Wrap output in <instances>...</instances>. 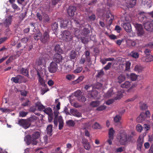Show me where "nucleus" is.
Instances as JSON below:
<instances>
[{"mask_svg": "<svg viewBox=\"0 0 153 153\" xmlns=\"http://www.w3.org/2000/svg\"><path fill=\"white\" fill-rule=\"evenodd\" d=\"M135 135L134 132L133 131L128 135L126 132L120 131L118 134L117 139L121 145H126L127 142H132L135 141Z\"/></svg>", "mask_w": 153, "mask_h": 153, "instance_id": "nucleus-1", "label": "nucleus"}, {"mask_svg": "<svg viewBox=\"0 0 153 153\" xmlns=\"http://www.w3.org/2000/svg\"><path fill=\"white\" fill-rule=\"evenodd\" d=\"M138 19L140 22L142 23L143 25L153 21V19L148 16L146 13L144 12H141L140 13Z\"/></svg>", "mask_w": 153, "mask_h": 153, "instance_id": "nucleus-2", "label": "nucleus"}, {"mask_svg": "<svg viewBox=\"0 0 153 153\" xmlns=\"http://www.w3.org/2000/svg\"><path fill=\"white\" fill-rule=\"evenodd\" d=\"M62 39L65 42H68L72 40L73 36L70 32L65 30L62 33Z\"/></svg>", "mask_w": 153, "mask_h": 153, "instance_id": "nucleus-3", "label": "nucleus"}, {"mask_svg": "<svg viewBox=\"0 0 153 153\" xmlns=\"http://www.w3.org/2000/svg\"><path fill=\"white\" fill-rule=\"evenodd\" d=\"M50 39V37L49 33L47 31H45L41 34L40 37V40L41 42L45 44L49 42Z\"/></svg>", "mask_w": 153, "mask_h": 153, "instance_id": "nucleus-4", "label": "nucleus"}, {"mask_svg": "<svg viewBox=\"0 0 153 153\" xmlns=\"http://www.w3.org/2000/svg\"><path fill=\"white\" fill-rule=\"evenodd\" d=\"M18 124L25 129H27L30 127V123L27 119H20L18 121Z\"/></svg>", "mask_w": 153, "mask_h": 153, "instance_id": "nucleus-5", "label": "nucleus"}, {"mask_svg": "<svg viewBox=\"0 0 153 153\" xmlns=\"http://www.w3.org/2000/svg\"><path fill=\"white\" fill-rule=\"evenodd\" d=\"M117 97H116L114 99H111L107 100L106 104L108 105L112 104L114 101V100H117L120 99L122 97V94L121 91H118L116 94Z\"/></svg>", "mask_w": 153, "mask_h": 153, "instance_id": "nucleus-6", "label": "nucleus"}, {"mask_svg": "<svg viewBox=\"0 0 153 153\" xmlns=\"http://www.w3.org/2000/svg\"><path fill=\"white\" fill-rule=\"evenodd\" d=\"M135 27L137 30V34L138 36H142L144 33V30L143 26L141 24H135Z\"/></svg>", "mask_w": 153, "mask_h": 153, "instance_id": "nucleus-7", "label": "nucleus"}, {"mask_svg": "<svg viewBox=\"0 0 153 153\" xmlns=\"http://www.w3.org/2000/svg\"><path fill=\"white\" fill-rule=\"evenodd\" d=\"M49 71L51 73H55L58 69L57 64L54 62H52L48 68Z\"/></svg>", "mask_w": 153, "mask_h": 153, "instance_id": "nucleus-8", "label": "nucleus"}, {"mask_svg": "<svg viewBox=\"0 0 153 153\" xmlns=\"http://www.w3.org/2000/svg\"><path fill=\"white\" fill-rule=\"evenodd\" d=\"M24 77L21 75H17L15 77L11 78V80L15 83H20Z\"/></svg>", "mask_w": 153, "mask_h": 153, "instance_id": "nucleus-9", "label": "nucleus"}, {"mask_svg": "<svg viewBox=\"0 0 153 153\" xmlns=\"http://www.w3.org/2000/svg\"><path fill=\"white\" fill-rule=\"evenodd\" d=\"M70 115H72L77 117H81L82 114L75 109H71L70 111Z\"/></svg>", "mask_w": 153, "mask_h": 153, "instance_id": "nucleus-10", "label": "nucleus"}, {"mask_svg": "<svg viewBox=\"0 0 153 153\" xmlns=\"http://www.w3.org/2000/svg\"><path fill=\"white\" fill-rule=\"evenodd\" d=\"M62 59V55L58 53H56L55 54L53 58V62H55L56 63H58L60 62Z\"/></svg>", "mask_w": 153, "mask_h": 153, "instance_id": "nucleus-11", "label": "nucleus"}, {"mask_svg": "<svg viewBox=\"0 0 153 153\" xmlns=\"http://www.w3.org/2000/svg\"><path fill=\"white\" fill-rule=\"evenodd\" d=\"M76 9V7H75L72 6H70L67 10L69 16H72L74 15Z\"/></svg>", "mask_w": 153, "mask_h": 153, "instance_id": "nucleus-12", "label": "nucleus"}, {"mask_svg": "<svg viewBox=\"0 0 153 153\" xmlns=\"http://www.w3.org/2000/svg\"><path fill=\"white\" fill-rule=\"evenodd\" d=\"M122 26L126 32H130L131 31V27L130 23L128 22L123 23Z\"/></svg>", "mask_w": 153, "mask_h": 153, "instance_id": "nucleus-13", "label": "nucleus"}, {"mask_svg": "<svg viewBox=\"0 0 153 153\" xmlns=\"http://www.w3.org/2000/svg\"><path fill=\"white\" fill-rule=\"evenodd\" d=\"M26 142L27 144H31L33 145H36L38 143L36 141L33 140L30 135H28L26 137Z\"/></svg>", "mask_w": 153, "mask_h": 153, "instance_id": "nucleus-14", "label": "nucleus"}, {"mask_svg": "<svg viewBox=\"0 0 153 153\" xmlns=\"http://www.w3.org/2000/svg\"><path fill=\"white\" fill-rule=\"evenodd\" d=\"M37 75L39 82L40 85L43 86H46L47 85L45 83V80L43 79V76L40 75V73L38 71H37Z\"/></svg>", "mask_w": 153, "mask_h": 153, "instance_id": "nucleus-15", "label": "nucleus"}, {"mask_svg": "<svg viewBox=\"0 0 153 153\" xmlns=\"http://www.w3.org/2000/svg\"><path fill=\"white\" fill-rule=\"evenodd\" d=\"M82 143L85 149L89 150L91 148V146L87 139H83L82 140Z\"/></svg>", "mask_w": 153, "mask_h": 153, "instance_id": "nucleus-16", "label": "nucleus"}, {"mask_svg": "<svg viewBox=\"0 0 153 153\" xmlns=\"http://www.w3.org/2000/svg\"><path fill=\"white\" fill-rule=\"evenodd\" d=\"M151 22H149L143 25L145 29L147 31L152 32L153 30V25Z\"/></svg>", "mask_w": 153, "mask_h": 153, "instance_id": "nucleus-17", "label": "nucleus"}, {"mask_svg": "<svg viewBox=\"0 0 153 153\" xmlns=\"http://www.w3.org/2000/svg\"><path fill=\"white\" fill-rule=\"evenodd\" d=\"M143 142V140L140 137H139L137 142V149L139 151H141L142 146Z\"/></svg>", "mask_w": 153, "mask_h": 153, "instance_id": "nucleus-18", "label": "nucleus"}, {"mask_svg": "<svg viewBox=\"0 0 153 153\" xmlns=\"http://www.w3.org/2000/svg\"><path fill=\"white\" fill-rule=\"evenodd\" d=\"M146 119L145 113L143 112L141 113L140 115L137 118L136 120L138 123H141L145 120Z\"/></svg>", "mask_w": 153, "mask_h": 153, "instance_id": "nucleus-19", "label": "nucleus"}, {"mask_svg": "<svg viewBox=\"0 0 153 153\" xmlns=\"http://www.w3.org/2000/svg\"><path fill=\"white\" fill-rule=\"evenodd\" d=\"M12 20V18L11 16H10L6 18L3 22V24L6 27H9L11 23Z\"/></svg>", "mask_w": 153, "mask_h": 153, "instance_id": "nucleus-20", "label": "nucleus"}, {"mask_svg": "<svg viewBox=\"0 0 153 153\" xmlns=\"http://www.w3.org/2000/svg\"><path fill=\"white\" fill-rule=\"evenodd\" d=\"M35 107L37 108L38 111H42L45 108V106L43 105L40 102L38 101L35 104Z\"/></svg>", "mask_w": 153, "mask_h": 153, "instance_id": "nucleus-21", "label": "nucleus"}, {"mask_svg": "<svg viewBox=\"0 0 153 153\" xmlns=\"http://www.w3.org/2000/svg\"><path fill=\"white\" fill-rule=\"evenodd\" d=\"M20 71L21 74L27 76L28 78L29 77V75L28 74V70L27 69L22 68L20 69Z\"/></svg>", "mask_w": 153, "mask_h": 153, "instance_id": "nucleus-22", "label": "nucleus"}, {"mask_svg": "<svg viewBox=\"0 0 153 153\" xmlns=\"http://www.w3.org/2000/svg\"><path fill=\"white\" fill-rule=\"evenodd\" d=\"M47 133L50 136H51L52 134L53 125L50 124L48 125L46 129Z\"/></svg>", "mask_w": 153, "mask_h": 153, "instance_id": "nucleus-23", "label": "nucleus"}, {"mask_svg": "<svg viewBox=\"0 0 153 153\" xmlns=\"http://www.w3.org/2000/svg\"><path fill=\"white\" fill-rule=\"evenodd\" d=\"M69 22L68 20H65L64 21H61L60 22L61 28L63 27L65 28V27L68 26Z\"/></svg>", "mask_w": 153, "mask_h": 153, "instance_id": "nucleus-24", "label": "nucleus"}, {"mask_svg": "<svg viewBox=\"0 0 153 153\" xmlns=\"http://www.w3.org/2000/svg\"><path fill=\"white\" fill-rule=\"evenodd\" d=\"M57 121L59 123V130H61L62 129L64 125L63 120L62 117L61 116L59 117Z\"/></svg>", "mask_w": 153, "mask_h": 153, "instance_id": "nucleus-25", "label": "nucleus"}, {"mask_svg": "<svg viewBox=\"0 0 153 153\" xmlns=\"http://www.w3.org/2000/svg\"><path fill=\"white\" fill-rule=\"evenodd\" d=\"M106 18L108 19L110 18V19L109 20L108 22V24L109 25H110L113 21L114 19V16L110 12L108 13L106 15Z\"/></svg>", "mask_w": 153, "mask_h": 153, "instance_id": "nucleus-26", "label": "nucleus"}, {"mask_svg": "<svg viewBox=\"0 0 153 153\" xmlns=\"http://www.w3.org/2000/svg\"><path fill=\"white\" fill-rule=\"evenodd\" d=\"M151 1L150 0H142V4L146 7H150L151 6Z\"/></svg>", "mask_w": 153, "mask_h": 153, "instance_id": "nucleus-27", "label": "nucleus"}, {"mask_svg": "<svg viewBox=\"0 0 153 153\" xmlns=\"http://www.w3.org/2000/svg\"><path fill=\"white\" fill-rule=\"evenodd\" d=\"M144 67L140 64H138L136 65L134 68V70L135 71L139 73L141 72Z\"/></svg>", "mask_w": 153, "mask_h": 153, "instance_id": "nucleus-28", "label": "nucleus"}, {"mask_svg": "<svg viewBox=\"0 0 153 153\" xmlns=\"http://www.w3.org/2000/svg\"><path fill=\"white\" fill-rule=\"evenodd\" d=\"M84 77L83 76H79L76 80L72 81V83L74 85H75L79 83V82L82 81Z\"/></svg>", "mask_w": 153, "mask_h": 153, "instance_id": "nucleus-29", "label": "nucleus"}, {"mask_svg": "<svg viewBox=\"0 0 153 153\" xmlns=\"http://www.w3.org/2000/svg\"><path fill=\"white\" fill-rule=\"evenodd\" d=\"M115 131L112 128H110L108 131L109 138L111 139H114V134Z\"/></svg>", "mask_w": 153, "mask_h": 153, "instance_id": "nucleus-30", "label": "nucleus"}, {"mask_svg": "<svg viewBox=\"0 0 153 153\" xmlns=\"http://www.w3.org/2000/svg\"><path fill=\"white\" fill-rule=\"evenodd\" d=\"M100 104V101L96 100L91 102L90 104V105L92 107H96L98 106Z\"/></svg>", "mask_w": 153, "mask_h": 153, "instance_id": "nucleus-31", "label": "nucleus"}, {"mask_svg": "<svg viewBox=\"0 0 153 153\" xmlns=\"http://www.w3.org/2000/svg\"><path fill=\"white\" fill-rule=\"evenodd\" d=\"M43 17L42 19L43 21L44 22H48L50 21V19L47 14L45 13H43Z\"/></svg>", "mask_w": 153, "mask_h": 153, "instance_id": "nucleus-32", "label": "nucleus"}, {"mask_svg": "<svg viewBox=\"0 0 153 153\" xmlns=\"http://www.w3.org/2000/svg\"><path fill=\"white\" fill-rule=\"evenodd\" d=\"M114 95V93L112 88L110 89L105 94V97H110Z\"/></svg>", "mask_w": 153, "mask_h": 153, "instance_id": "nucleus-33", "label": "nucleus"}, {"mask_svg": "<svg viewBox=\"0 0 153 153\" xmlns=\"http://www.w3.org/2000/svg\"><path fill=\"white\" fill-rule=\"evenodd\" d=\"M89 95L92 99L96 98L97 96L98 92L96 91H93L89 93Z\"/></svg>", "mask_w": 153, "mask_h": 153, "instance_id": "nucleus-34", "label": "nucleus"}, {"mask_svg": "<svg viewBox=\"0 0 153 153\" xmlns=\"http://www.w3.org/2000/svg\"><path fill=\"white\" fill-rule=\"evenodd\" d=\"M67 125L69 127H74L75 123L72 120H70L67 121L66 122Z\"/></svg>", "mask_w": 153, "mask_h": 153, "instance_id": "nucleus-35", "label": "nucleus"}, {"mask_svg": "<svg viewBox=\"0 0 153 153\" xmlns=\"http://www.w3.org/2000/svg\"><path fill=\"white\" fill-rule=\"evenodd\" d=\"M40 135V133L38 131H36L34 132L32 135V138L33 140L36 141V139L39 137Z\"/></svg>", "mask_w": 153, "mask_h": 153, "instance_id": "nucleus-36", "label": "nucleus"}, {"mask_svg": "<svg viewBox=\"0 0 153 153\" xmlns=\"http://www.w3.org/2000/svg\"><path fill=\"white\" fill-rule=\"evenodd\" d=\"M77 56L76 52L74 50L72 51L70 53V58L71 59H74L76 58Z\"/></svg>", "mask_w": 153, "mask_h": 153, "instance_id": "nucleus-37", "label": "nucleus"}, {"mask_svg": "<svg viewBox=\"0 0 153 153\" xmlns=\"http://www.w3.org/2000/svg\"><path fill=\"white\" fill-rule=\"evenodd\" d=\"M43 111L45 113L48 115H49L53 113L52 109L49 107L46 108H45L43 110Z\"/></svg>", "mask_w": 153, "mask_h": 153, "instance_id": "nucleus-38", "label": "nucleus"}, {"mask_svg": "<svg viewBox=\"0 0 153 153\" xmlns=\"http://www.w3.org/2000/svg\"><path fill=\"white\" fill-rule=\"evenodd\" d=\"M55 51L56 53H62L63 52L62 49L60 48V46L59 45H56L54 48Z\"/></svg>", "mask_w": 153, "mask_h": 153, "instance_id": "nucleus-39", "label": "nucleus"}, {"mask_svg": "<svg viewBox=\"0 0 153 153\" xmlns=\"http://www.w3.org/2000/svg\"><path fill=\"white\" fill-rule=\"evenodd\" d=\"M27 121L30 123V126L31 125V123L34 122H35L37 120V117L35 116H32L30 117L28 119H27Z\"/></svg>", "mask_w": 153, "mask_h": 153, "instance_id": "nucleus-40", "label": "nucleus"}, {"mask_svg": "<svg viewBox=\"0 0 153 153\" xmlns=\"http://www.w3.org/2000/svg\"><path fill=\"white\" fill-rule=\"evenodd\" d=\"M42 33L40 31H39L37 32L36 33L34 34V39L35 40L38 41L39 39H40V37L41 36Z\"/></svg>", "mask_w": 153, "mask_h": 153, "instance_id": "nucleus-41", "label": "nucleus"}, {"mask_svg": "<svg viewBox=\"0 0 153 153\" xmlns=\"http://www.w3.org/2000/svg\"><path fill=\"white\" fill-rule=\"evenodd\" d=\"M131 85V83L129 81H126L124 83L121 85V87L122 88H128Z\"/></svg>", "mask_w": 153, "mask_h": 153, "instance_id": "nucleus-42", "label": "nucleus"}, {"mask_svg": "<svg viewBox=\"0 0 153 153\" xmlns=\"http://www.w3.org/2000/svg\"><path fill=\"white\" fill-rule=\"evenodd\" d=\"M59 114V112L56 111L54 112V123L56 126H57L58 124V122L57 120L58 116Z\"/></svg>", "mask_w": 153, "mask_h": 153, "instance_id": "nucleus-43", "label": "nucleus"}, {"mask_svg": "<svg viewBox=\"0 0 153 153\" xmlns=\"http://www.w3.org/2000/svg\"><path fill=\"white\" fill-rule=\"evenodd\" d=\"M90 32V30L89 29L87 28H83L82 33L83 35L87 36V35Z\"/></svg>", "mask_w": 153, "mask_h": 153, "instance_id": "nucleus-44", "label": "nucleus"}, {"mask_svg": "<svg viewBox=\"0 0 153 153\" xmlns=\"http://www.w3.org/2000/svg\"><path fill=\"white\" fill-rule=\"evenodd\" d=\"M102 86V85L100 83L97 82L92 87V88H94L96 89L101 88Z\"/></svg>", "mask_w": 153, "mask_h": 153, "instance_id": "nucleus-45", "label": "nucleus"}, {"mask_svg": "<svg viewBox=\"0 0 153 153\" xmlns=\"http://www.w3.org/2000/svg\"><path fill=\"white\" fill-rule=\"evenodd\" d=\"M43 88L41 89V94L44 95L46 92L49 90V89L48 88L47 85L46 86H44Z\"/></svg>", "mask_w": 153, "mask_h": 153, "instance_id": "nucleus-46", "label": "nucleus"}, {"mask_svg": "<svg viewBox=\"0 0 153 153\" xmlns=\"http://www.w3.org/2000/svg\"><path fill=\"white\" fill-rule=\"evenodd\" d=\"M136 0H129L128 3L129 7H133L136 4Z\"/></svg>", "mask_w": 153, "mask_h": 153, "instance_id": "nucleus-47", "label": "nucleus"}, {"mask_svg": "<svg viewBox=\"0 0 153 153\" xmlns=\"http://www.w3.org/2000/svg\"><path fill=\"white\" fill-rule=\"evenodd\" d=\"M130 54L133 58H137L139 56V53L137 52L134 51L131 52Z\"/></svg>", "mask_w": 153, "mask_h": 153, "instance_id": "nucleus-48", "label": "nucleus"}, {"mask_svg": "<svg viewBox=\"0 0 153 153\" xmlns=\"http://www.w3.org/2000/svg\"><path fill=\"white\" fill-rule=\"evenodd\" d=\"M93 127L94 129H101V127L100 125L98 123L96 122L93 126Z\"/></svg>", "mask_w": 153, "mask_h": 153, "instance_id": "nucleus-49", "label": "nucleus"}, {"mask_svg": "<svg viewBox=\"0 0 153 153\" xmlns=\"http://www.w3.org/2000/svg\"><path fill=\"white\" fill-rule=\"evenodd\" d=\"M52 29L53 30H57L58 28V22H55L53 23L52 25Z\"/></svg>", "mask_w": 153, "mask_h": 153, "instance_id": "nucleus-50", "label": "nucleus"}, {"mask_svg": "<svg viewBox=\"0 0 153 153\" xmlns=\"http://www.w3.org/2000/svg\"><path fill=\"white\" fill-rule=\"evenodd\" d=\"M118 82L119 83H120L123 81L125 80V77L124 76L121 75L118 77Z\"/></svg>", "mask_w": 153, "mask_h": 153, "instance_id": "nucleus-51", "label": "nucleus"}, {"mask_svg": "<svg viewBox=\"0 0 153 153\" xmlns=\"http://www.w3.org/2000/svg\"><path fill=\"white\" fill-rule=\"evenodd\" d=\"M130 77L131 80L132 81H135L137 79V76L135 74L131 73V74Z\"/></svg>", "mask_w": 153, "mask_h": 153, "instance_id": "nucleus-52", "label": "nucleus"}, {"mask_svg": "<svg viewBox=\"0 0 153 153\" xmlns=\"http://www.w3.org/2000/svg\"><path fill=\"white\" fill-rule=\"evenodd\" d=\"M104 72L103 71V69L98 71V73L97 75V77L100 78L102 77L104 75Z\"/></svg>", "mask_w": 153, "mask_h": 153, "instance_id": "nucleus-53", "label": "nucleus"}, {"mask_svg": "<svg viewBox=\"0 0 153 153\" xmlns=\"http://www.w3.org/2000/svg\"><path fill=\"white\" fill-rule=\"evenodd\" d=\"M121 119V117L120 115H116L114 118V121L115 123H118L119 122Z\"/></svg>", "mask_w": 153, "mask_h": 153, "instance_id": "nucleus-54", "label": "nucleus"}, {"mask_svg": "<svg viewBox=\"0 0 153 153\" xmlns=\"http://www.w3.org/2000/svg\"><path fill=\"white\" fill-rule=\"evenodd\" d=\"M148 106L145 103H143L141 104L140 105V108L142 110H144L148 108Z\"/></svg>", "mask_w": 153, "mask_h": 153, "instance_id": "nucleus-55", "label": "nucleus"}, {"mask_svg": "<svg viewBox=\"0 0 153 153\" xmlns=\"http://www.w3.org/2000/svg\"><path fill=\"white\" fill-rule=\"evenodd\" d=\"M75 78L74 76L73 75L68 74L66 76V79L69 80L74 79Z\"/></svg>", "mask_w": 153, "mask_h": 153, "instance_id": "nucleus-56", "label": "nucleus"}, {"mask_svg": "<svg viewBox=\"0 0 153 153\" xmlns=\"http://www.w3.org/2000/svg\"><path fill=\"white\" fill-rule=\"evenodd\" d=\"M73 33L75 36H77L78 34H79L80 31L79 29L77 28H74L73 30Z\"/></svg>", "mask_w": 153, "mask_h": 153, "instance_id": "nucleus-57", "label": "nucleus"}, {"mask_svg": "<svg viewBox=\"0 0 153 153\" xmlns=\"http://www.w3.org/2000/svg\"><path fill=\"white\" fill-rule=\"evenodd\" d=\"M27 112H25L23 111H21L19 113V116L20 117H25L27 114Z\"/></svg>", "mask_w": 153, "mask_h": 153, "instance_id": "nucleus-58", "label": "nucleus"}, {"mask_svg": "<svg viewBox=\"0 0 153 153\" xmlns=\"http://www.w3.org/2000/svg\"><path fill=\"white\" fill-rule=\"evenodd\" d=\"M80 40L82 43L84 44L87 43L88 41L87 38L84 37H81L80 38Z\"/></svg>", "mask_w": 153, "mask_h": 153, "instance_id": "nucleus-59", "label": "nucleus"}, {"mask_svg": "<svg viewBox=\"0 0 153 153\" xmlns=\"http://www.w3.org/2000/svg\"><path fill=\"white\" fill-rule=\"evenodd\" d=\"M131 65V62L129 61L127 62L126 63V70L128 71L130 69Z\"/></svg>", "mask_w": 153, "mask_h": 153, "instance_id": "nucleus-60", "label": "nucleus"}, {"mask_svg": "<svg viewBox=\"0 0 153 153\" xmlns=\"http://www.w3.org/2000/svg\"><path fill=\"white\" fill-rule=\"evenodd\" d=\"M60 1V0H51V5L54 7Z\"/></svg>", "mask_w": 153, "mask_h": 153, "instance_id": "nucleus-61", "label": "nucleus"}, {"mask_svg": "<svg viewBox=\"0 0 153 153\" xmlns=\"http://www.w3.org/2000/svg\"><path fill=\"white\" fill-rule=\"evenodd\" d=\"M136 129L137 131L141 132L143 129V127L140 124H138L136 126Z\"/></svg>", "mask_w": 153, "mask_h": 153, "instance_id": "nucleus-62", "label": "nucleus"}, {"mask_svg": "<svg viewBox=\"0 0 153 153\" xmlns=\"http://www.w3.org/2000/svg\"><path fill=\"white\" fill-rule=\"evenodd\" d=\"M82 70V67H79L76 68V69L74 71V72L75 73H80Z\"/></svg>", "mask_w": 153, "mask_h": 153, "instance_id": "nucleus-63", "label": "nucleus"}, {"mask_svg": "<svg viewBox=\"0 0 153 153\" xmlns=\"http://www.w3.org/2000/svg\"><path fill=\"white\" fill-rule=\"evenodd\" d=\"M112 65V63L109 62L103 68L105 70H109L111 67Z\"/></svg>", "mask_w": 153, "mask_h": 153, "instance_id": "nucleus-64", "label": "nucleus"}]
</instances>
